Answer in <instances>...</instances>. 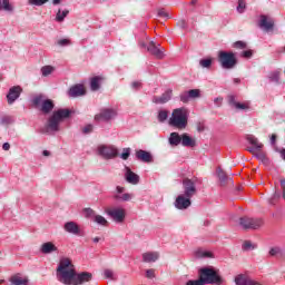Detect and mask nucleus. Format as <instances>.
<instances>
[{"mask_svg":"<svg viewBox=\"0 0 285 285\" xmlns=\"http://www.w3.org/2000/svg\"><path fill=\"white\" fill-rule=\"evenodd\" d=\"M70 117V109H58L53 111L52 116L48 119L47 129L42 130V132H59V124L63 121V119H68Z\"/></svg>","mask_w":285,"mask_h":285,"instance_id":"obj_2","label":"nucleus"},{"mask_svg":"<svg viewBox=\"0 0 285 285\" xmlns=\"http://www.w3.org/2000/svg\"><path fill=\"white\" fill-rule=\"evenodd\" d=\"M121 159H124V161H126L128 159V157H130V148H125L124 151L120 155Z\"/></svg>","mask_w":285,"mask_h":285,"instance_id":"obj_44","label":"nucleus"},{"mask_svg":"<svg viewBox=\"0 0 285 285\" xmlns=\"http://www.w3.org/2000/svg\"><path fill=\"white\" fill-rule=\"evenodd\" d=\"M173 97V90H168L161 96H155L153 98L154 104H168Z\"/></svg>","mask_w":285,"mask_h":285,"instance_id":"obj_20","label":"nucleus"},{"mask_svg":"<svg viewBox=\"0 0 285 285\" xmlns=\"http://www.w3.org/2000/svg\"><path fill=\"white\" fill-rule=\"evenodd\" d=\"M68 14H70L69 10H63L61 12V9H59L56 14V21H58V23H61L63 21V19H66L68 17Z\"/></svg>","mask_w":285,"mask_h":285,"instance_id":"obj_30","label":"nucleus"},{"mask_svg":"<svg viewBox=\"0 0 285 285\" xmlns=\"http://www.w3.org/2000/svg\"><path fill=\"white\" fill-rule=\"evenodd\" d=\"M276 140H277V136L275 134H273L271 137V142L275 144Z\"/></svg>","mask_w":285,"mask_h":285,"instance_id":"obj_58","label":"nucleus"},{"mask_svg":"<svg viewBox=\"0 0 285 285\" xmlns=\"http://www.w3.org/2000/svg\"><path fill=\"white\" fill-rule=\"evenodd\" d=\"M160 45L155 43V41H150L147 50L153 55V57H156V59H164V48H159Z\"/></svg>","mask_w":285,"mask_h":285,"instance_id":"obj_12","label":"nucleus"},{"mask_svg":"<svg viewBox=\"0 0 285 285\" xmlns=\"http://www.w3.org/2000/svg\"><path fill=\"white\" fill-rule=\"evenodd\" d=\"M49 0H29V6H45V3H48Z\"/></svg>","mask_w":285,"mask_h":285,"instance_id":"obj_39","label":"nucleus"},{"mask_svg":"<svg viewBox=\"0 0 285 285\" xmlns=\"http://www.w3.org/2000/svg\"><path fill=\"white\" fill-rule=\"evenodd\" d=\"M40 250L43 255H50V253H57V246L52 242H47L41 245Z\"/></svg>","mask_w":285,"mask_h":285,"instance_id":"obj_22","label":"nucleus"},{"mask_svg":"<svg viewBox=\"0 0 285 285\" xmlns=\"http://www.w3.org/2000/svg\"><path fill=\"white\" fill-rule=\"evenodd\" d=\"M146 277H147L148 279L155 278V269H147V271H146Z\"/></svg>","mask_w":285,"mask_h":285,"instance_id":"obj_50","label":"nucleus"},{"mask_svg":"<svg viewBox=\"0 0 285 285\" xmlns=\"http://www.w3.org/2000/svg\"><path fill=\"white\" fill-rule=\"evenodd\" d=\"M279 197H281L279 194H274V196L268 199V204H271L272 206H275V202H277Z\"/></svg>","mask_w":285,"mask_h":285,"instance_id":"obj_48","label":"nucleus"},{"mask_svg":"<svg viewBox=\"0 0 285 285\" xmlns=\"http://www.w3.org/2000/svg\"><path fill=\"white\" fill-rule=\"evenodd\" d=\"M68 95L73 99L77 97H83V95H86V87L81 83L75 85L69 89Z\"/></svg>","mask_w":285,"mask_h":285,"instance_id":"obj_16","label":"nucleus"},{"mask_svg":"<svg viewBox=\"0 0 285 285\" xmlns=\"http://www.w3.org/2000/svg\"><path fill=\"white\" fill-rule=\"evenodd\" d=\"M169 126H173L178 130H185L186 126H188V117L186 116V109H174L171 117L169 119Z\"/></svg>","mask_w":285,"mask_h":285,"instance_id":"obj_3","label":"nucleus"},{"mask_svg":"<svg viewBox=\"0 0 285 285\" xmlns=\"http://www.w3.org/2000/svg\"><path fill=\"white\" fill-rule=\"evenodd\" d=\"M136 157L145 164H150V161H153V155L144 149H139L138 151H136Z\"/></svg>","mask_w":285,"mask_h":285,"instance_id":"obj_21","label":"nucleus"},{"mask_svg":"<svg viewBox=\"0 0 285 285\" xmlns=\"http://www.w3.org/2000/svg\"><path fill=\"white\" fill-rule=\"evenodd\" d=\"M53 6H59L61 3V0H52Z\"/></svg>","mask_w":285,"mask_h":285,"instance_id":"obj_61","label":"nucleus"},{"mask_svg":"<svg viewBox=\"0 0 285 285\" xmlns=\"http://www.w3.org/2000/svg\"><path fill=\"white\" fill-rule=\"evenodd\" d=\"M85 217H95V210H92V208H86Z\"/></svg>","mask_w":285,"mask_h":285,"instance_id":"obj_49","label":"nucleus"},{"mask_svg":"<svg viewBox=\"0 0 285 285\" xmlns=\"http://www.w3.org/2000/svg\"><path fill=\"white\" fill-rule=\"evenodd\" d=\"M255 249V245L250 240H245L243 243V250H253Z\"/></svg>","mask_w":285,"mask_h":285,"instance_id":"obj_38","label":"nucleus"},{"mask_svg":"<svg viewBox=\"0 0 285 285\" xmlns=\"http://www.w3.org/2000/svg\"><path fill=\"white\" fill-rule=\"evenodd\" d=\"M117 117V111L110 108H104L98 115L95 116V121H110Z\"/></svg>","mask_w":285,"mask_h":285,"instance_id":"obj_10","label":"nucleus"},{"mask_svg":"<svg viewBox=\"0 0 285 285\" xmlns=\"http://www.w3.org/2000/svg\"><path fill=\"white\" fill-rule=\"evenodd\" d=\"M63 229L66 233H69V235H81V227L75 222H67L63 226Z\"/></svg>","mask_w":285,"mask_h":285,"instance_id":"obj_17","label":"nucleus"},{"mask_svg":"<svg viewBox=\"0 0 285 285\" xmlns=\"http://www.w3.org/2000/svg\"><path fill=\"white\" fill-rule=\"evenodd\" d=\"M158 17H161L163 19H169L170 16H168V12H166V10L159 9Z\"/></svg>","mask_w":285,"mask_h":285,"instance_id":"obj_47","label":"nucleus"},{"mask_svg":"<svg viewBox=\"0 0 285 285\" xmlns=\"http://www.w3.org/2000/svg\"><path fill=\"white\" fill-rule=\"evenodd\" d=\"M170 146H184L185 148H195L196 141L193 137H189L187 132L179 135V132H171L169 136Z\"/></svg>","mask_w":285,"mask_h":285,"instance_id":"obj_4","label":"nucleus"},{"mask_svg":"<svg viewBox=\"0 0 285 285\" xmlns=\"http://www.w3.org/2000/svg\"><path fill=\"white\" fill-rule=\"evenodd\" d=\"M157 259H159V254L157 252H147L142 254V262L146 264L157 262Z\"/></svg>","mask_w":285,"mask_h":285,"instance_id":"obj_23","label":"nucleus"},{"mask_svg":"<svg viewBox=\"0 0 285 285\" xmlns=\"http://www.w3.org/2000/svg\"><path fill=\"white\" fill-rule=\"evenodd\" d=\"M218 62L225 70H233L237 66V57L233 51H218Z\"/></svg>","mask_w":285,"mask_h":285,"instance_id":"obj_6","label":"nucleus"},{"mask_svg":"<svg viewBox=\"0 0 285 285\" xmlns=\"http://www.w3.org/2000/svg\"><path fill=\"white\" fill-rule=\"evenodd\" d=\"M218 179L220 181V185L226 186V184H229L233 181V178H230L228 175H226V171L222 170V168L217 169Z\"/></svg>","mask_w":285,"mask_h":285,"instance_id":"obj_25","label":"nucleus"},{"mask_svg":"<svg viewBox=\"0 0 285 285\" xmlns=\"http://www.w3.org/2000/svg\"><path fill=\"white\" fill-rule=\"evenodd\" d=\"M281 77H282V72L279 71H273L268 75V79L269 81H272L273 83H282L281 81Z\"/></svg>","mask_w":285,"mask_h":285,"instance_id":"obj_28","label":"nucleus"},{"mask_svg":"<svg viewBox=\"0 0 285 285\" xmlns=\"http://www.w3.org/2000/svg\"><path fill=\"white\" fill-rule=\"evenodd\" d=\"M11 284L13 285H28V278H23L21 276H13L11 277Z\"/></svg>","mask_w":285,"mask_h":285,"instance_id":"obj_29","label":"nucleus"},{"mask_svg":"<svg viewBox=\"0 0 285 285\" xmlns=\"http://www.w3.org/2000/svg\"><path fill=\"white\" fill-rule=\"evenodd\" d=\"M0 10L12 12V4L10 3V0H0Z\"/></svg>","mask_w":285,"mask_h":285,"instance_id":"obj_31","label":"nucleus"},{"mask_svg":"<svg viewBox=\"0 0 285 285\" xmlns=\"http://www.w3.org/2000/svg\"><path fill=\"white\" fill-rule=\"evenodd\" d=\"M228 104H229V106H233L234 108H235V106H236V104H237V101L235 100V97H229L228 98Z\"/></svg>","mask_w":285,"mask_h":285,"instance_id":"obj_55","label":"nucleus"},{"mask_svg":"<svg viewBox=\"0 0 285 285\" xmlns=\"http://www.w3.org/2000/svg\"><path fill=\"white\" fill-rule=\"evenodd\" d=\"M234 48H237L239 50H244L246 48V42H244V41H236L234 43Z\"/></svg>","mask_w":285,"mask_h":285,"instance_id":"obj_45","label":"nucleus"},{"mask_svg":"<svg viewBox=\"0 0 285 285\" xmlns=\"http://www.w3.org/2000/svg\"><path fill=\"white\" fill-rule=\"evenodd\" d=\"M131 88H134V90H139V88H141V82L139 81H134L131 83Z\"/></svg>","mask_w":285,"mask_h":285,"instance_id":"obj_54","label":"nucleus"},{"mask_svg":"<svg viewBox=\"0 0 285 285\" xmlns=\"http://www.w3.org/2000/svg\"><path fill=\"white\" fill-rule=\"evenodd\" d=\"M115 199H122V202H130L132 199V194H122L121 196L116 195Z\"/></svg>","mask_w":285,"mask_h":285,"instance_id":"obj_37","label":"nucleus"},{"mask_svg":"<svg viewBox=\"0 0 285 285\" xmlns=\"http://www.w3.org/2000/svg\"><path fill=\"white\" fill-rule=\"evenodd\" d=\"M234 108H236V110H248V105L242 104V102H237Z\"/></svg>","mask_w":285,"mask_h":285,"instance_id":"obj_46","label":"nucleus"},{"mask_svg":"<svg viewBox=\"0 0 285 285\" xmlns=\"http://www.w3.org/2000/svg\"><path fill=\"white\" fill-rule=\"evenodd\" d=\"M33 105L41 106L40 110L43 112V115H50V112H52L55 109V102L50 99L43 100L42 96L33 98Z\"/></svg>","mask_w":285,"mask_h":285,"instance_id":"obj_9","label":"nucleus"},{"mask_svg":"<svg viewBox=\"0 0 285 285\" xmlns=\"http://www.w3.org/2000/svg\"><path fill=\"white\" fill-rule=\"evenodd\" d=\"M281 155L283 156V159L285 160V149L281 151Z\"/></svg>","mask_w":285,"mask_h":285,"instance_id":"obj_64","label":"nucleus"},{"mask_svg":"<svg viewBox=\"0 0 285 285\" xmlns=\"http://www.w3.org/2000/svg\"><path fill=\"white\" fill-rule=\"evenodd\" d=\"M42 155H43L45 157H50V151L43 150V151H42Z\"/></svg>","mask_w":285,"mask_h":285,"instance_id":"obj_60","label":"nucleus"},{"mask_svg":"<svg viewBox=\"0 0 285 285\" xmlns=\"http://www.w3.org/2000/svg\"><path fill=\"white\" fill-rule=\"evenodd\" d=\"M2 150H10V144L9 142H4L2 145Z\"/></svg>","mask_w":285,"mask_h":285,"instance_id":"obj_57","label":"nucleus"},{"mask_svg":"<svg viewBox=\"0 0 285 285\" xmlns=\"http://www.w3.org/2000/svg\"><path fill=\"white\" fill-rule=\"evenodd\" d=\"M183 187L185 197H195L197 194V187H195V181H193L190 178H185L183 180Z\"/></svg>","mask_w":285,"mask_h":285,"instance_id":"obj_11","label":"nucleus"},{"mask_svg":"<svg viewBox=\"0 0 285 285\" xmlns=\"http://www.w3.org/2000/svg\"><path fill=\"white\" fill-rule=\"evenodd\" d=\"M94 222H96V224H100V226H106V224H108V220H106L101 215H96Z\"/></svg>","mask_w":285,"mask_h":285,"instance_id":"obj_35","label":"nucleus"},{"mask_svg":"<svg viewBox=\"0 0 285 285\" xmlns=\"http://www.w3.org/2000/svg\"><path fill=\"white\" fill-rule=\"evenodd\" d=\"M193 197H186V195H179L177 198H176V202H175V206L176 208H178L179 210H185L186 208H188L190 206V199Z\"/></svg>","mask_w":285,"mask_h":285,"instance_id":"obj_15","label":"nucleus"},{"mask_svg":"<svg viewBox=\"0 0 285 285\" xmlns=\"http://www.w3.org/2000/svg\"><path fill=\"white\" fill-rule=\"evenodd\" d=\"M180 101H183V104H188V101H190V96L188 91H185L180 95Z\"/></svg>","mask_w":285,"mask_h":285,"instance_id":"obj_43","label":"nucleus"},{"mask_svg":"<svg viewBox=\"0 0 285 285\" xmlns=\"http://www.w3.org/2000/svg\"><path fill=\"white\" fill-rule=\"evenodd\" d=\"M101 81H104V78L101 76H96L90 79V88L94 92H97V90H99Z\"/></svg>","mask_w":285,"mask_h":285,"instance_id":"obj_26","label":"nucleus"},{"mask_svg":"<svg viewBox=\"0 0 285 285\" xmlns=\"http://www.w3.org/2000/svg\"><path fill=\"white\" fill-rule=\"evenodd\" d=\"M223 101H224V98H216V99H214V102L216 104V106H222V104H223Z\"/></svg>","mask_w":285,"mask_h":285,"instance_id":"obj_56","label":"nucleus"},{"mask_svg":"<svg viewBox=\"0 0 285 285\" xmlns=\"http://www.w3.org/2000/svg\"><path fill=\"white\" fill-rule=\"evenodd\" d=\"M104 275L106 279H112L114 282L117 281V276H115V272H112V269H105Z\"/></svg>","mask_w":285,"mask_h":285,"instance_id":"obj_32","label":"nucleus"},{"mask_svg":"<svg viewBox=\"0 0 285 285\" xmlns=\"http://www.w3.org/2000/svg\"><path fill=\"white\" fill-rule=\"evenodd\" d=\"M186 285H205V283H204L202 276H199L198 279L188 281V282L186 283Z\"/></svg>","mask_w":285,"mask_h":285,"instance_id":"obj_42","label":"nucleus"},{"mask_svg":"<svg viewBox=\"0 0 285 285\" xmlns=\"http://www.w3.org/2000/svg\"><path fill=\"white\" fill-rule=\"evenodd\" d=\"M247 140L249 144L253 145V147L248 148L249 153H259V150H262V148H264V144L259 142V139H257V137H255V136H248Z\"/></svg>","mask_w":285,"mask_h":285,"instance_id":"obj_18","label":"nucleus"},{"mask_svg":"<svg viewBox=\"0 0 285 285\" xmlns=\"http://www.w3.org/2000/svg\"><path fill=\"white\" fill-rule=\"evenodd\" d=\"M97 153L104 159H115V157L119 156V150H117V147L108 145H99L97 147Z\"/></svg>","mask_w":285,"mask_h":285,"instance_id":"obj_8","label":"nucleus"},{"mask_svg":"<svg viewBox=\"0 0 285 285\" xmlns=\"http://www.w3.org/2000/svg\"><path fill=\"white\" fill-rule=\"evenodd\" d=\"M258 26H259V28H262L263 30H266V32H268V30H273V28H275V21H273L271 19L268 20V17H266L265 14H262Z\"/></svg>","mask_w":285,"mask_h":285,"instance_id":"obj_19","label":"nucleus"},{"mask_svg":"<svg viewBox=\"0 0 285 285\" xmlns=\"http://www.w3.org/2000/svg\"><path fill=\"white\" fill-rule=\"evenodd\" d=\"M92 125H87L83 129H82V132L85 134V135H88V134H90L91 131H92Z\"/></svg>","mask_w":285,"mask_h":285,"instance_id":"obj_53","label":"nucleus"},{"mask_svg":"<svg viewBox=\"0 0 285 285\" xmlns=\"http://www.w3.org/2000/svg\"><path fill=\"white\" fill-rule=\"evenodd\" d=\"M53 70H55V68H52L50 66L42 67L41 68L42 77H48V75H52Z\"/></svg>","mask_w":285,"mask_h":285,"instance_id":"obj_34","label":"nucleus"},{"mask_svg":"<svg viewBox=\"0 0 285 285\" xmlns=\"http://www.w3.org/2000/svg\"><path fill=\"white\" fill-rule=\"evenodd\" d=\"M117 193H119V194H121V193H124V187H117Z\"/></svg>","mask_w":285,"mask_h":285,"instance_id":"obj_62","label":"nucleus"},{"mask_svg":"<svg viewBox=\"0 0 285 285\" xmlns=\"http://www.w3.org/2000/svg\"><path fill=\"white\" fill-rule=\"evenodd\" d=\"M125 177L128 184H132L134 186H136V184H139V176L132 173V170H130V168L128 167H127V173L125 174Z\"/></svg>","mask_w":285,"mask_h":285,"instance_id":"obj_24","label":"nucleus"},{"mask_svg":"<svg viewBox=\"0 0 285 285\" xmlns=\"http://www.w3.org/2000/svg\"><path fill=\"white\" fill-rule=\"evenodd\" d=\"M199 275L204 284L222 285L224 283V279L219 276V273H217V271H215L214 268H200Z\"/></svg>","mask_w":285,"mask_h":285,"instance_id":"obj_5","label":"nucleus"},{"mask_svg":"<svg viewBox=\"0 0 285 285\" xmlns=\"http://www.w3.org/2000/svg\"><path fill=\"white\" fill-rule=\"evenodd\" d=\"M242 57H244L245 59H250V57H253V50L243 51Z\"/></svg>","mask_w":285,"mask_h":285,"instance_id":"obj_51","label":"nucleus"},{"mask_svg":"<svg viewBox=\"0 0 285 285\" xmlns=\"http://www.w3.org/2000/svg\"><path fill=\"white\" fill-rule=\"evenodd\" d=\"M187 92L189 95V99H197L199 97V89H190Z\"/></svg>","mask_w":285,"mask_h":285,"instance_id":"obj_41","label":"nucleus"},{"mask_svg":"<svg viewBox=\"0 0 285 285\" xmlns=\"http://www.w3.org/2000/svg\"><path fill=\"white\" fill-rule=\"evenodd\" d=\"M271 257H285L284 247L275 246L269 249Z\"/></svg>","mask_w":285,"mask_h":285,"instance_id":"obj_27","label":"nucleus"},{"mask_svg":"<svg viewBox=\"0 0 285 285\" xmlns=\"http://www.w3.org/2000/svg\"><path fill=\"white\" fill-rule=\"evenodd\" d=\"M239 226L244 228V230H257L264 226V219L262 218H250V217H242L239 218Z\"/></svg>","mask_w":285,"mask_h":285,"instance_id":"obj_7","label":"nucleus"},{"mask_svg":"<svg viewBox=\"0 0 285 285\" xmlns=\"http://www.w3.org/2000/svg\"><path fill=\"white\" fill-rule=\"evenodd\" d=\"M57 278L61 284L66 285H82L86 282H90L92 279V274L88 272H82L77 275L75 272V265H72V261L70 258H62L59 262L57 267Z\"/></svg>","mask_w":285,"mask_h":285,"instance_id":"obj_1","label":"nucleus"},{"mask_svg":"<svg viewBox=\"0 0 285 285\" xmlns=\"http://www.w3.org/2000/svg\"><path fill=\"white\" fill-rule=\"evenodd\" d=\"M202 68H210V66H213V59L208 58V59H202L199 61Z\"/></svg>","mask_w":285,"mask_h":285,"instance_id":"obj_36","label":"nucleus"},{"mask_svg":"<svg viewBox=\"0 0 285 285\" xmlns=\"http://www.w3.org/2000/svg\"><path fill=\"white\" fill-rule=\"evenodd\" d=\"M240 82H242V80L239 78L234 79V83H240Z\"/></svg>","mask_w":285,"mask_h":285,"instance_id":"obj_63","label":"nucleus"},{"mask_svg":"<svg viewBox=\"0 0 285 285\" xmlns=\"http://www.w3.org/2000/svg\"><path fill=\"white\" fill-rule=\"evenodd\" d=\"M59 46H70V39H60L58 41Z\"/></svg>","mask_w":285,"mask_h":285,"instance_id":"obj_52","label":"nucleus"},{"mask_svg":"<svg viewBox=\"0 0 285 285\" xmlns=\"http://www.w3.org/2000/svg\"><path fill=\"white\" fill-rule=\"evenodd\" d=\"M166 119H168V111L160 110L158 112V121H160V124H164V121H166Z\"/></svg>","mask_w":285,"mask_h":285,"instance_id":"obj_33","label":"nucleus"},{"mask_svg":"<svg viewBox=\"0 0 285 285\" xmlns=\"http://www.w3.org/2000/svg\"><path fill=\"white\" fill-rule=\"evenodd\" d=\"M246 10V0H238L237 11L239 14Z\"/></svg>","mask_w":285,"mask_h":285,"instance_id":"obj_40","label":"nucleus"},{"mask_svg":"<svg viewBox=\"0 0 285 285\" xmlns=\"http://www.w3.org/2000/svg\"><path fill=\"white\" fill-rule=\"evenodd\" d=\"M21 92H23V89L19 86L11 87L9 89V92L7 95V101L10 106L14 102L16 99H19L21 97Z\"/></svg>","mask_w":285,"mask_h":285,"instance_id":"obj_13","label":"nucleus"},{"mask_svg":"<svg viewBox=\"0 0 285 285\" xmlns=\"http://www.w3.org/2000/svg\"><path fill=\"white\" fill-rule=\"evenodd\" d=\"M108 215L114 218V222L121 223L126 219V210L124 208H111L108 209Z\"/></svg>","mask_w":285,"mask_h":285,"instance_id":"obj_14","label":"nucleus"},{"mask_svg":"<svg viewBox=\"0 0 285 285\" xmlns=\"http://www.w3.org/2000/svg\"><path fill=\"white\" fill-rule=\"evenodd\" d=\"M92 242H94L95 244H99V242H101V238H100V237H95V238L92 239Z\"/></svg>","mask_w":285,"mask_h":285,"instance_id":"obj_59","label":"nucleus"}]
</instances>
